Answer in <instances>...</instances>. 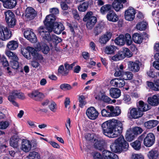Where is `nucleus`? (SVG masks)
I'll return each mask as SVG.
<instances>
[{
    "label": "nucleus",
    "mask_w": 159,
    "mask_h": 159,
    "mask_svg": "<svg viewBox=\"0 0 159 159\" xmlns=\"http://www.w3.org/2000/svg\"><path fill=\"white\" fill-rule=\"evenodd\" d=\"M101 127L103 134L111 138L117 137L122 132L123 130L122 123L114 119L103 123Z\"/></svg>",
    "instance_id": "nucleus-1"
},
{
    "label": "nucleus",
    "mask_w": 159,
    "mask_h": 159,
    "mask_svg": "<svg viewBox=\"0 0 159 159\" xmlns=\"http://www.w3.org/2000/svg\"><path fill=\"white\" fill-rule=\"evenodd\" d=\"M55 18L51 15H48L46 17L45 24L48 26L49 32L52 31L57 34H59L64 30L65 28L62 24L59 22H55Z\"/></svg>",
    "instance_id": "nucleus-2"
},
{
    "label": "nucleus",
    "mask_w": 159,
    "mask_h": 159,
    "mask_svg": "<svg viewBox=\"0 0 159 159\" xmlns=\"http://www.w3.org/2000/svg\"><path fill=\"white\" fill-rule=\"evenodd\" d=\"M129 146V144L125 140L124 137L120 136L115 141L110 147L113 152L120 153L123 151H127Z\"/></svg>",
    "instance_id": "nucleus-3"
},
{
    "label": "nucleus",
    "mask_w": 159,
    "mask_h": 159,
    "mask_svg": "<svg viewBox=\"0 0 159 159\" xmlns=\"http://www.w3.org/2000/svg\"><path fill=\"white\" fill-rule=\"evenodd\" d=\"M84 21L86 22V26L88 29L91 30L97 21V18L93 16L91 11L88 12L83 19Z\"/></svg>",
    "instance_id": "nucleus-4"
},
{
    "label": "nucleus",
    "mask_w": 159,
    "mask_h": 159,
    "mask_svg": "<svg viewBox=\"0 0 159 159\" xmlns=\"http://www.w3.org/2000/svg\"><path fill=\"white\" fill-rule=\"evenodd\" d=\"M132 56V54L129 49L127 48H125L122 51H118L115 55L111 57V59L114 61H117L122 60L125 56L129 57Z\"/></svg>",
    "instance_id": "nucleus-5"
},
{
    "label": "nucleus",
    "mask_w": 159,
    "mask_h": 159,
    "mask_svg": "<svg viewBox=\"0 0 159 159\" xmlns=\"http://www.w3.org/2000/svg\"><path fill=\"white\" fill-rule=\"evenodd\" d=\"M17 98L24 99L25 98V96L22 93H20L16 90H14L10 93L8 99L14 105L17 107V103L14 101V100Z\"/></svg>",
    "instance_id": "nucleus-6"
},
{
    "label": "nucleus",
    "mask_w": 159,
    "mask_h": 159,
    "mask_svg": "<svg viewBox=\"0 0 159 159\" xmlns=\"http://www.w3.org/2000/svg\"><path fill=\"white\" fill-rule=\"evenodd\" d=\"M11 31L7 27L0 25V40L6 41L10 38L11 36Z\"/></svg>",
    "instance_id": "nucleus-7"
},
{
    "label": "nucleus",
    "mask_w": 159,
    "mask_h": 159,
    "mask_svg": "<svg viewBox=\"0 0 159 159\" xmlns=\"http://www.w3.org/2000/svg\"><path fill=\"white\" fill-rule=\"evenodd\" d=\"M123 4H124L125 6H128V0H114L111 6L116 11H118L123 8Z\"/></svg>",
    "instance_id": "nucleus-8"
},
{
    "label": "nucleus",
    "mask_w": 159,
    "mask_h": 159,
    "mask_svg": "<svg viewBox=\"0 0 159 159\" xmlns=\"http://www.w3.org/2000/svg\"><path fill=\"white\" fill-rule=\"evenodd\" d=\"M143 113L136 108H130L128 113V116L130 118L138 119L143 115Z\"/></svg>",
    "instance_id": "nucleus-9"
},
{
    "label": "nucleus",
    "mask_w": 159,
    "mask_h": 159,
    "mask_svg": "<svg viewBox=\"0 0 159 159\" xmlns=\"http://www.w3.org/2000/svg\"><path fill=\"white\" fill-rule=\"evenodd\" d=\"M46 22V19L44 21V24L46 27L43 26H41L39 27L38 29V34L43 38V39L47 40V39H49V32L48 30V26L45 24Z\"/></svg>",
    "instance_id": "nucleus-10"
},
{
    "label": "nucleus",
    "mask_w": 159,
    "mask_h": 159,
    "mask_svg": "<svg viewBox=\"0 0 159 159\" xmlns=\"http://www.w3.org/2000/svg\"><path fill=\"white\" fill-rule=\"evenodd\" d=\"M86 115L90 120H94L96 119L99 114L98 111L94 107H90L86 110Z\"/></svg>",
    "instance_id": "nucleus-11"
},
{
    "label": "nucleus",
    "mask_w": 159,
    "mask_h": 159,
    "mask_svg": "<svg viewBox=\"0 0 159 159\" xmlns=\"http://www.w3.org/2000/svg\"><path fill=\"white\" fill-rule=\"evenodd\" d=\"M155 137L152 133L148 134L143 140L144 145L147 147H150L154 143Z\"/></svg>",
    "instance_id": "nucleus-12"
},
{
    "label": "nucleus",
    "mask_w": 159,
    "mask_h": 159,
    "mask_svg": "<svg viewBox=\"0 0 159 159\" xmlns=\"http://www.w3.org/2000/svg\"><path fill=\"white\" fill-rule=\"evenodd\" d=\"M36 15V11L32 7H28L25 10V16L27 20H33Z\"/></svg>",
    "instance_id": "nucleus-13"
},
{
    "label": "nucleus",
    "mask_w": 159,
    "mask_h": 159,
    "mask_svg": "<svg viewBox=\"0 0 159 159\" xmlns=\"http://www.w3.org/2000/svg\"><path fill=\"white\" fill-rule=\"evenodd\" d=\"M141 63L139 61H129L128 62V67L129 70L134 72H137L140 69Z\"/></svg>",
    "instance_id": "nucleus-14"
},
{
    "label": "nucleus",
    "mask_w": 159,
    "mask_h": 159,
    "mask_svg": "<svg viewBox=\"0 0 159 159\" xmlns=\"http://www.w3.org/2000/svg\"><path fill=\"white\" fill-rule=\"evenodd\" d=\"M24 36L31 42L34 43L36 42L37 38L32 30H28L24 32Z\"/></svg>",
    "instance_id": "nucleus-15"
},
{
    "label": "nucleus",
    "mask_w": 159,
    "mask_h": 159,
    "mask_svg": "<svg viewBox=\"0 0 159 159\" xmlns=\"http://www.w3.org/2000/svg\"><path fill=\"white\" fill-rule=\"evenodd\" d=\"M136 14L135 10L132 7H129L125 11V16L126 20L131 21L133 20L135 18Z\"/></svg>",
    "instance_id": "nucleus-16"
},
{
    "label": "nucleus",
    "mask_w": 159,
    "mask_h": 159,
    "mask_svg": "<svg viewBox=\"0 0 159 159\" xmlns=\"http://www.w3.org/2000/svg\"><path fill=\"white\" fill-rule=\"evenodd\" d=\"M110 83L111 85L118 88L123 87L125 84L124 80L122 79V78L121 79L115 78L113 79L111 81Z\"/></svg>",
    "instance_id": "nucleus-17"
},
{
    "label": "nucleus",
    "mask_w": 159,
    "mask_h": 159,
    "mask_svg": "<svg viewBox=\"0 0 159 159\" xmlns=\"http://www.w3.org/2000/svg\"><path fill=\"white\" fill-rule=\"evenodd\" d=\"M95 98L97 100L102 101L108 103H111V100L109 97L102 93H100L97 95Z\"/></svg>",
    "instance_id": "nucleus-18"
},
{
    "label": "nucleus",
    "mask_w": 159,
    "mask_h": 159,
    "mask_svg": "<svg viewBox=\"0 0 159 159\" xmlns=\"http://www.w3.org/2000/svg\"><path fill=\"white\" fill-rule=\"evenodd\" d=\"M3 2V5L6 8L11 9L16 4V0H0Z\"/></svg>",
    "instance_id": "nucleus-19"
},
{
    "label": "nucleus",
    "mask_w": 159,
    "mask_h": 159,
    "mask_svg": "<svg viewBox=\"0 0 159 159\" xmlns=\"http://www.w3.org/2000/svg\"><path fill=\"white\" fill-rule=\"evenodd\" d=\"M102 154L105 159H119L117 155L107 150H103Z\"/></svg>",
    "instance_id": "nucleus-20"
},
{
    "label": "nucleus",
    "mask_w": 159,
    "mask_h": 159,
    "mask_svg": "<svg viewBox=\"0 0 159 159\" xmlns=\"http://www.w3.org/2000/svg\"><path fill=\"white\" fill-rule=\"evenodd\" d=\"M107 107L110 111L111 117L117 116L121 113V110L119 107H116L115 108L111 106H107Z\"/></svg>",
    "instance_id": "nucleus-21"
},
{
    "label": "nucleus",
    "mask_w": 159,
    "mask_h": 159,
    "mask_svg": "<svg viewBox=\"0 0 159 159\" xmlns=\"http://www.w3.org/2000/svg\"><path fill=\"white\" fill-rule=\"evenodd\" d=\"M31 142L29 140H24L22 141L21 149L24 152H29L31 150Z\"/></svg>",
    "instance_id": "nucleus-22"
},
{
    "label": "nucleus",
    "mask_w": 159,
    "mask_h": 159,
    "mask_svg": "<svg viewBox=\"0 0 159 159\" xmlns=\"http://www.w3.org/2000/svg\"><path fill=\"white\" fill-rule=\"evenodd\" d=\"M109 94L111 96L114 98H117L121 95L120 90L117 88H113L109 90Z\"/></svg>",
    "instance_id": "nucleus-23"
},
{
    "label": "nucleus",
    "mask_w": 159,
    "mask_h": 159,
    "mask_svg": "<svg viewBox=\"0 0 159 159\" xmlns=\"http://www.w3.org/2000/svg\"><path fill=\"white\" fill-rule=\"evenodd\" d=\"M111 36L112 34L111 33L107 32L99 38V42L101 44H106L111 38Z\"/></svg>",
    "instance_id": "nucleus-24"
},
{
    "label": "nucleus",
    "mask_w": 159,
    "mask_h": 159,
    "mask_svg": "<svg viewBox=\"0 0 159 159\" xmlns=\"http://www.w3.org/2000/svg\"><path fill=\"white\" fill-rule=\"evenodd\" d=\"M148 102L152 106H157L159 104V96L154 95L152 97L148 98Z\"/></svg>",
    "instance_id": "nucleus-25"
},
{
    "label": "nucleus",
    "mask_w": 159,
    "mask_h": 159,
    "mask_svg": "<svg viewBox=\"0 0 159 159\" xmlns=\"http://www.w3.org/2000/svg\"><path fill=\"white\" fill-rule=\"evenodd\" d=\"M107 18L109 21L113 22H116L119 19L118 16L113 11H110L108 13Z\"/></svg>",
    "instance_id": "nucleus-26"
},
{
    "label": "nucleus",
    "mask_w": 159,
    "mask_h": 159,
    "mask_svg": "<svg viewBox=\"0 0 159 159\" xmlns=\"http://www.w3.org/2000/svg\"><path fill=\"white\" fill-rule=\"evenodd\" d=\"M137 107L140 111H142L143 113L144 111H148L151 108L150 106L148 104L145 103L142 101H140L139 102Z\"/></svg>",
    "instance_id": "nucleus-27"
},
{
    "label": "nucleus",
    "mask_w": 159,
    "mask_h": 159,
    "mask_svg": "<svg viewBox=\"0 0 159 159\" xmlns=\"http://www.w3.org/2000/svg\"><path fill=\"white\" fill-rule=\"evenodd\" d=\"M146 133H143L139 138V140H136L132 143L131 145L133 147L135 150H138L141 148V143L140 141H142L145 137Z\"/></svg>",
    "instance_id": "nucleus-28"
},
{
    "label": "nucleus",
    "mask_w": 159,
    "mask_h": 159,
    "mask_svg": "<svg viewBox=\"0 0 159 159\" xmlns=\"http://www.w3.org/2000/svg\"><path fill=\"white\" fill-rule=\"evenodd\" d=\"M9 50H14L18 47V43L17 41L11 40L9 41L7 45Z\"/></svg>",
    "instance_id": "nucleus-29"
},
{
    "label": "nucleus",
    "mask_w": 159,
    "mask_h": 159,
    "mask_svg": "<svg viewBox=\"0 0 159 159\" xmlns=\"http://www.w3.org/2000/svg\"><path fill=\"white\" fill-rule=\"evenodd\" d=\"M115 42L118 45L121 46L124 45L125 43V36L123 34L120 35L115 39Z\"/></svg>",
    "instance_id": "nucleus-30"
},
{
    "label": "nucleus",
    "mask_w": 159,
    "mask_h": 159,
    "mask_svg": "<svg viewBox=\"0 0 159 159\" xmlns=\"http://www.w3.org/2000/svg\"><path fill=\"white\" fill-rule=\"evenodd\" d=\"M132 39L135 43L140 44L142 43L143 38L141 34L135 33L133 35Z\"/></svg>",
    "instance_id": "nucleus-31"
},
{
    "label": "nucleus",
    "mask_w": 159,
    "mask_h": 159,
    "mask_svg": "<svg viewBox=\"0 0 159 159\" xmlns=\"http://www.w3.org/2000/svg\"><path fill=\"white\" fill-rule=\"evenodd\" d=\"M158 122L157 120H152L145 122L144 124V126L147 129H151L156 126Z\"/></svg>",
    "instance_id": "nucleus-32"
},
{
    "label": "nucleus",
    "mask_w": 159,
    "mask_h": 159,
    "mask_svg": "<svg viewBox=\"0 0 159 159\" xmlns=\"http://www.w3.org/2000/svg\"><path fill=\"white\" fill-rule=\"evenodd\" d=\"M5 54L9 59L12 60V61L18 60V57L16 54L11 52L10 50H6L5 51Z\"/></svg>",
    "instance_id": "nucleus-33"
},
{
    "label": "nucleus",
    "mask_w": 159,
    "mask_h": 159,
    "mask_svg": "<svg viewBox=\"0 0 159 159\" xmlns=\"http://www.w3.org/2000/svg\"><path fill=\"white\" fill-rule=\"evenodd\" d=\"M116 49V47L114 46L110 45L107 46L105 49V52L108 54H113Z\"/></svg>",
    "instance_id": "nucleus-34"
},
{
    "label": "nucleus",
    "mask_w": 159,
    "mask_h": 159,
    "mask_svg": "<svg viewBox=\"0 0 159 159\" xmlns=\"http://www.w3.org/2000/svg\"><path fill=\"white\" fill-rule=\"evenodd\" d=\"M149 159H157L158 156V152L155 149H152L149 151L147 155Z\"/></svg>",
    "instance_id": "nucleus-35"
},
{
    "label": "nucleus",
    "mask_w": 159,
    "mask_h": 159,
    "mask_svg": "<svg viewBox=\"0 0 159 159\" xmlns=\"http://www.w3.org/2000/svg\"><path fill=\"white\" fill-rule=\"evenodd\" d=\"M38 45L39 46V47L37 48V50L38 51L41 50L43 53L44 54L48 53L49 51V48L48 46L45 44H38Z\"/></svg>",
    "instance_id": "nucleus-36"
},
{
    "label": "nucleus",
    "mask_w": 159,
    "mask_h": 159,
    "mask_svg": "<svg viewBox=\"0 0 159 159\" xmlns=\"http://www.w3.org/2000/svg\"><path fill=\"white\" fill-rule=\"evenodd\" d=\"M26 157L28 159H39L40 155L38 152L32 151L30 152Z\"/></svg>",
    "instance_id": "nucleus-37"
},
{
    "label": "nucleus",
    "mask_w": 159,
    "mask_h": 159,
    "mask_svg": "<svg viewBox=\"0 0 159 159\" xmlns=\"http://www.w3.org/2000/svg\"><path fill=\"white\" fill-rule=\"evenodd\" d=\"M134 76L133 74L129 71L123 72L122 79L125 80H130L132 79Z\"/></svg>",
    "instance_id": "nucleus-38"
},
{
    "label": "nucleus",
    "mask_w": 159,
    "mask_h": 159,
    "mask_svg": "<svg viewBox=\"0 0 159 159\" xmlns=\"http://www.w3.org/2000/svg\"><path fill=\"white\" fill-rule=\"evenodd\" d=\"M135 135L132 130L129 129L127 130L125 135V138L127 141L130 142L134 140Z\"/></svg>",
    "instance_id": "nucleus-39"
},
{
    "label": "nucleus",
    "mask_w": 159,
    "mask_h": 159,
    "mask_svg": "<svg viewBox=\"0 0 159 159\" xmlns=\"http://www.w3.org/2000/svg\"><path fill=\"white\" fill-rule=\"evenodd\" d=\"M19 139L15 137L11 138L10 140V144L11 146L14 148H17L18 145Z\"/></svg>",
    "instance_id": "nucleus-40"
},
{
    "label": "nucleus",
    "mask_w": 159,
    "mask_h": 159,
    "mask_svg": "<svg viewBox=\"0 0 159 159\" xmlns=\"http://www.w3.org/2000/svg\"><path fill=\"white\" fill-rule=\"evenodd\" d=\"M147 25V23L146 22H141L137 24L136 28L140 31L144 30L146 29Z\"/></svg>",
    "instance_id": "nucleus-41"
},
{
    "label": "nucleus",
    "mask_w": 159,
    "mask_h": 159,
    "mask_svg": "<svg viewBox=\"0 0 159 159\" xmlns=\"http://www.w3.org/2000/svg\"><path fill=\"white\" fill-rule=\"evenodd\" d=\"M112 6L110 4H106L102 6L101 8L100 11L101 13L103 14H105L108 11L111 10V9Z\"/></svg>",
    "instance_id": "nucleus-42"
},
{
    "label": "nucleus",
    "mask_w": 159,
    "mask_h": 159,
    "mask_svg": "<svg viewBox=\"0 0 159 159\" xmlns=\"http://www.w3.org/2000/svg\"><path fill=\"white\" fill-rule=\"evenodd\" d=\"M89 3L87 2H84L78 7V9L80 11H85L88 7Z\"/></svg>",
    "instance_id": "nucleus-43"
},
{
    "label": "nucleus",
    "mask_w": 159,
    "mask_h": 159,
    "mask_svg": "<svg viewBox=\"0 0 159 159\" xmlns=\"http://www.w3.org/2000/svg\"><path fill=\"white\" fill-rule=\"evenodd\" d=\"M104 143V142L102 140H97L94 143V146L95 148L99 150H101L103 148Z\"/></svg>",
    "instance_id": "nucleus-44"
},
{
    "label": "nucleus",
    "mask_w": 159,
    "mask_h": 159,
    "mask_svg": "<svg viewBox=\"0 0 159 159\" xmlns=\"http://www.w3.org/2000/svg\"><path fill=\"white\" fill-rule=\"evenodd\" d=\"M49 39H47L48 41H52L56 43H58L61 41V39L57 37L55 35H52L51 36L49 34Z\"/></svg>",
    "instance_id": "nucleus-45"
},
{
    "label": "nucleus",
    "mask_w": 159,
    "mask_h": 159,
    "mask_svg": "<svg viewBox=\"0 0 159 159\" xmlns=\"http://www.w3.org/2000/svg\"><path fill=\"white\" fill-rule=\"evenodd\" d=\"M85 97L83 95L79 96L78 101L79 102V106L81 107H83L87 103L85 101Z\"/></svg>",
    "instance_id": "nucleus-46"
},
{
    "label": "nucleus",
    "mask_w": 159,
    "mask_h": 159,
    "mask_svg": "<svg viewBox=\"0 0 159 159\" xmlns=\"http://www.w3.org/2000/svg\"><path fill=\"white\" fill-rule=\"evenodd\" d=\"M104 27L101 24H98L96 25L94 29V32L96 35H97L102 31Z\"/></svg>",
    "instance_id": "nucleus-47"
},
{
    "label": "nucleus",
    "mask_w": 159,
    "mask_h": 159,
    "mask_svg": "<svg viewBox=\"0 0 159 159\" xmlns=\"http://www.w3.org/2000/svg\"><path fill=\"white\" fill-rule=\"evenodd\" d=\"M101 113L102 116L106 117H111L110 111L107 107H106V109H103L101 111Z\"/></svg>",
    "instance_id": "nucleus-48"
},
{
    "label": "nucleus",
    "mask_w": 159,
    "mask_h": 159,
    "mask_svg": "<svg viewBox=\"0 0 159 159\" xmlns=\"http://www.w3.org/2000/svg\"><path fill=\"white\" fill-rule=\"evenodd\" d=\"M58 71L59 73L63 76H66L68 75L65 68H64L63 65H61L59 67Z\"/></svg>",
    "instance_id": "nucleus-49"
},
{
    "label": "nucleus",
    "mask_w": 159,
    "mask_h": 159,
    "mask_svg": "<svg viewBox=\"0 0 159 159\" xmlns=\"http://www.w3.org/2000/svg\"><path fill=\"white\" fill-rule=\"evenodd\" d=\"M60 88L64 90H69L72 89V88L70 84L64 83L61 84Z\"/></svg>",
    "instance_id": "nucleus-50"
},
{
    "label": "nucleus",
    "mask_w": 159,
    "mask_h": 159,
    "mask_svg": "<svg viewBox=\"0 0 159 159\" xmlns=\"http://www.w3.org/2000/svg\"><path fill=\"white\" fill-rule=\"evenodd\" d=\"M125 42L128 46L130 45L132 43V41L130 35L129 34H126L125 36Z\"/></svg>",
    "instance_id": "nucleus-51"
},
{
    "label": "nucleus",
    "mask_w": 159,
    "mask_h": 159,
    "mask_svg": "<svg viewBox=\"0 0 159 159\" xmlns=\"http://www.w3.org/2000/svg\"><path fill=\"white\" fill-rule=\"evenodd\" d=\"M26 50L28 51L30 55L31 54L32 55L33 58L38 53L34 48L29 46L26 48Z\"/></svg>",
    "instance_id": "nucleus-52"
},
{
    "label": "nucleus",
    "mask_w": 159,
    "mask_h": 159,
    "mask_svg": "<svg viewBox=\"0 0 159 159\" xmlns=\"http://www.w3.org/2000/svg\"><path fill=\"white\" fill-rule=\"evenodd\" d=\"M49 107L51 111L55 112L57 109V105L55 102L52 101L49 105Z\"/></svg>",
    "instance_id": "nucleus-53"
},
{
    "label": "nucleus",
    "mask_w": 159,
    "mask_h": 159,
    "mask_svg": "<svg viewBox=\"0 0 159 159\" xmlns=\"http://www.w3.org/2000/svg\"><path fill=\"white\" fill-rule=\"evenodd\" d=\"M8 25L10 27L14 26L15 25L16 20L14 17L6 20Z\"/></svg>",
    "instance_id": "nucleus-54"
},
{
    "label": "nucleus",
    "mask_w": 159,
    "mask_h": 159,
    "mask_svg": "<svg viewBox=\"0 0 159 159\" xmlns=\"http://www.w3.org/2000/svg\"><path fill=\"white\" fill-rule=\"evenodd\" d=\"M75 62H74L70 65L67 63L64 64L65 67L68 74L69 71L72 69L73 67L75 66Z\"/></svg>",
    "instance_id": "nucleus-55"
},
{
    "label": "nucleus",
    "mask_w": 159,
    "mask_h": 159,
    "mask_svg": "<svg viewBox=\"0 0 159 159\" xmlns=\"http://www.w3.org/2000/svg\"><path fill=\"white\" fill-rule=\"evenodd\" d=\"M4 14L5 16L6 20L14 17V14L10 10H8L7 11H5Z\"/></svg>",
    "instance_id": "nucleus-56"
},
{
    "label": "nucleus",
    "mask_w": 159,
    "mask_h": 159,
    "mask_svg": "<svg viewBox=\"0 0 159 159\" xmlns=\"http://www.w3.org/2000/svg\"><path fill=\"white\" fill-rule=\"evenodd\" d=\"M134 134L138 135L140 134L143 131L142 129L139 127L134 128L132 130Z\"/></svg>",
    "instance_id": "nucleus-57"
},
{
    "label": "nucleus",
    "mask_w": 159,
    "mask_h": 159,
    "mask_svg": "<svg viewBox=\"0 0 159 159\" xmlns=\"http://www.w3.org/2000/svg\"><path fill=\"white\" fill-rule=\"evenodd\" d=\"M50 12L51 13V14L49 15H51L52 16L54 17L55 18L56 20V18L55 15L59 13V11L58 9L57 8H53L50 9Z\"/></svg>",
    "instance_id": "nucleus-58"
},
{
    "label": "nucleus",
    "mask_w": 159,
    "mask_h": 159,
    "mask_svg": "<svg viewBox=\"0 0 159 159\" xmlns=\"http://www.w3.org/2000/svg\"><path fill=\"white\" fill-rule=\"evenodd\" d=\"M18 60H14L11 61V66L13 69H17L18 68L19 65Z\"/></svg>",
    "instance_id": "nucleus-59"
},
{
    "label": "nucleus",
    "mask_w": 159,
    "mask_h": 159,
    "mask_svg": "<svg viewBox=\"0 0 159 159\" xmlns=\"http://www.w3.org/2000/svg\"><path fill=\"white\" fill-rule=\"evenodd\" d=\"M9 125V123L8 121H2L0 122V129H5Z\"/></svg>",
    "instance_id": "nucleus-60"
},
{
    "label": "nucleus",
    "mask_w": 159,
    "mask_h": 159,
    "mask_svg": "<svg viewBox=\"0 0 159 159\" xmlns=\"http://www.w3.org/2000/svg\"><path fill=\"white\" fill-rule=\"evenodd\" d=\"M60 6L62 10H68L70 9V7L66 4V2H61Z\"/></svg>",
    "instance_id": "nucleus-61"
},
{
    "label": "nucleus",
    "mask_w": 159,
    "mask_h": 159,
    "mask_svg": "<svg viewBox=\"0 0 159 159\" xmlns=\"http://www.w3.org/2000/svg\"><path fill=\"white\" fill-rule=\"evenodd\" d=\"M0 61H1L4 66H7L8 65V61L4 56H2L0 57Z\"/></svg>",
    "instance_id": "nucleus-62"
},
{
    "label": "nucleus",
    "mask_w": 159,
    "mask_h": 159,
    "mask_svg": "<svg viewBox=\"0 0 159 159\" xmlns=\"http://www.w3.org/2000/svg\"><path fill=\"white\" fill-rule=\"evenodd\" d=\"M147 83L148 86L151 89L154 91H157V88H156L155 84L152 82L147 81Z\"/></svg>",
    "instance_id": "nucleus-63"
},
{
    "label": "nucleus",
    "mask_w": 159,
    "mask_h": 159,
    "mask_svg": "<svg viewBox=\"0 0 159 159\" xmlns=\"http://www.w3.org/2000/svg\"><path fill=\"white\" fill-rule=\"evenodd\" d=\"M132 159H144L143 156L140 154H134L132 155Z\"/></svg>",
    "instance_id": "nucleus-64"
}]
</instances>
